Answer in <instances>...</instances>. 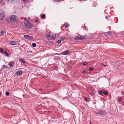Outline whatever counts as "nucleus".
<instances>
[{"label": "nucleus", "instance_id": "4", "mask_svg": "<svg viewBox=\"0 0 124 124\" xmlns=\"http://www.w3.org/2000/svg\"><path fill=\"white\" fill-rule=\"evenodd\" d=\"M17 19V18L16 16L15 15L12 16L10 18V20L11 21H16Z\"/></svg>", "mask_w": 124, "mask_h": 124}, {"label": "nucleus", "instance_id": "8", "mask_svg": "<svg viewBox=\"0 0 124 124\" xmlns=\"http://www.w3.org/2000/svg\"><path fill=\"white\" fill-rule=\"evenodd\" d=\"M14 63V62L13 61H12L10 62L9 63H8V64L9 65L10 67H12L13 66Z\"/></svg>", "mask_w": 124, "mask_h": 124}, {"label": "nucleus", "instance_id": "28", "mask_svg": "<svg viewBox=\"0 0 124 124\" xmlns=\"http://www.w3.org/2000/svg\"><path fill=\"white\" fill-rule=\"evenodd\" d=\"M90 94L91 95H92V96H93L94 95V93L93 92H91Z\"/></svg>", "mask_w": 124, "mask_h": 124}, {"label": "nucleus", "instance_id": "36", "mask_svg": "<svg viewBox=\"0 0 124 124\" xmlns=\"http://www.w3.org/2000/svg\"><path fill=\"white\" fill-rule=\"evenodd\" d=\"M105 18L106 19H107V16H106L105 17Z\"/></svg>", "mask_w": 124, "mask_h": 124}, {"label": "nucleus", "instance_id": "9", "mask_svg": "<svg viewBox=\"0 0 124 124\" xmlns=\"http://www.w3.org/2000/svg\"><path fill=\"white\" fill-rule=\"evenodd\" d=\"M69 52L67 50H65V51L61 53L63 55H66Z\"/></svg>", "mask_w": 124, "mask_h": 124}, {"label": "nucleus", "instance_id": "30", "mask_svg": "<svg viewBox=\"0 0 124 124\" xmlns=\"http://www.w3.org/2000/svg\"><path fill=\"white\" fill-rule=\"evenodd\" d=\"M65 38H64V37H62V38L61 39V41H62L63 40H64V39H65Z\"/></svg>", "mask_w": 124, "mask_h": 124}, {"label": "nucleus", "instance_id": "38", "mask_svg": "<svg viewBox=\"0 0 124 124\" xmlns=\"http://www.w3.org/2000/svg\"><path fill=\"white\" fill-rule=\"evenodd\" d=\"M1 94H0V97H1Z\"/></svg>", "mask_w": 124, "mask_h": 124}, {"label": "nucleus", "instance_id": "31", "mask_svg": "<svg viewBox=\"0 0 124 124\" xmlns=\"http://www.w3.org/2000/svg\"><path fill=\"white\" fill-rule=\"evenodd\" d=\"M86 71L85 70H84L83 71L82 73L83 74H85L86 73Z\"/></svg>", "mask_w": 124, "mask_h": 124}, {"label": "nucleus", "instance_id": "16", "mask_svg": "<svg viewBox=\"0 0 124 124\" xmlns=\"http://www.w3.org/2000/svg\"><path fill=\"white\" fill-rule=\"evenodd\" d=\"M41 18L42 19H45L46 18L45 15L44 14H42L41 16Z\"/></svg>", "mask_w": 124, "mask_h": 124}, {"label": "nucleus", "instance_id": "1", "mask_svg": "<svg viewBox=\"0 0 124 124\" xmlns=\"http://www.w3.org/2000/svg\"><path fill=\"white\" fill-rule=\"evenodd\" d=\"M24 23L25 27L28 28H31L32 26V24L29 22L28 20H27L24 19Z\"/></svg>", "mask_w": 124, "mask_h": 124}, {"label": "nucleus", "instance_id": "21", "mask_svg": "<svg viewBox=\"0 0 124 124\" xmlns=\"http://www.w3.org/2000/svg\"><path fill=\"white\" fill-rule=\"evenodd\" d=\"M0 51L1 52V53L2 54H3V49L1 48H0Z\"/></svg>", "mask_w": 124, "mask_h": 124}, {"label": "nucleus", "instance_id": "20", "mask_svg": "<svg viewBox=\"0 0 124 124\" xmlns=\"http://www.w3.org/2000/svg\"><path fill=\"white\" fill-rule=\"evenodd\" d=\"M103 94H104L105 95H107L108 94V93L106 91H105L103 92Z\"/></svg>", "mask_w": 124, "mask_h": 124}, {"label": "nucleus", "instance_id": "23", "mask_svg": "<svg viewBox=\"0 0 124 124\" xmlns=\"http://www.w3.org/2000/svg\"><path fill=\"white\" fill-rule=\"evenodd\" d=\"M32 46L34 47H35L36 46V44L35 43H33L32 44Z\"/></svg>", "mask_w": 124, "mask_h": 124}, {"label": "nucleus", "instance_id": "37", "mask_svg": "<svg viewBox=\"0 0 124 124\" xmlns=\"http://www.w3.org/2000/svg\"><path fill=\"white\" fill-rule=\"evenodd\" d=\"M57 67L56 66H55V68H57Z\"/></svg>", "mask_w": 124, "mask_h": 124}, {"label": "nucleus", "instance_id": "13", "mask_svg": "<svg viewBox=\"0 0 124 124\" xmlns=\"http://www.w3.org/2000/svg\"><path fill=\"white\" fill-rule=\"evenodd\" d=\"M20 61L21 62H22L23 63H25V60L22 58H20L19 59Z\"/></svg>", "mask_w": 124, "mask_h": 124}, {"label": "nucleus", "instance_id": "35", "mask_svg": "<svg viewBox=\"0 0 124 124\" xmlns=\"http://www.w3.org/2000/svg\"><path fill=\"white\" fill-rule=\"evenodd\" d=\"M27 0H23V1H26Z\"/></svg>", "mask_w": 124, "mask_h": 124}, {"label": "nucleus", "instance_id": "14", "mask_svg": "<svg viewBox=\"0 0 124 124\" xmlns=\"http://www.w3.org/2000/svg\"><path fill=\"white\" fill-rule=\"evenodd\" d=\"M98 93L101 95H102L103 94V92L101 90H99Z\"/></svg>", "mask_w": 124, "mask_h": 124}, {"label": "nucleus", "instance_id": "34", "mask_svg": "<svg viewBox=\"0 0 124 124\" xmlns=\"http://www.w3.org/2000/svg\"><path fill=\"white\" fill-rule=\"evenodd\" d=\"M38 20H35V22H38Z\"/></svg>", "mask_w": 124, "mask_h": 124}, {"label": "nucleus", "instance_id": "27", "mask_svg": "<svg viewBox=\"0 0 124 124\" xmlns=\"http://www.w3.org/2000/svg\"><path fill=\"white\" fill-rule=\"evenodd\" d=\"M61 40H58L57 42L58 43V44H60V43H61Z\"/></svg>", "mask_w": 124, "mask_h": 124}, {"label": "nucleus", "instance_id": "6", "mask_svg": "<svg viewBox=\"0 0 124 124\" xmlns=\"http://www.w3.org/2000/svg\"><path fill=\"white\" fill-rule=\"evenodd\" d=\"M5 32V30H1L0 32V36H3Z\"/></svg>", "mask_w": 124, "mask_h": 124}, {"label": "nucleus", "instance_id": "15", "mask_svg": "<svg viewBox=\"0 0 124 124\" xmlns=\"http://www.w3.org/2000/svg\"><path fill=\"white\" fill-rule=\"evenodd\" d=\"M7 1V2L9 4H11L12 3V2L14 0H6Z\"/></svg>", "mask_w": 124, "mask_h": 124}, {"label": "nucleus", "instance_id": "25", "mask_svg": "<svg viewBox=\"0 0 124 124\" xmlns=\"http://www.w3.org/2000/svg\"><path fill=\"white\" fill-rule=\"evenodd\" d=\"M93 69V67H91L89 69V71H91Z\"/></svg>", "mask_w": 124, "mask_h": 124}, {"label": "nucleus", "instance_id": "3", "mask_svg": "<svg viewBox=\"0 0 124 124\" xmlns=\"http://www.w3.org/2000/svg\"><path fill=\"white\" fill-rule=\"evenodd\" d=\"M4 14L3 10L0 9V20H2L4 18Z\"/></svg>", "mask_w": 124, "mask_h": 124}, {"label": "nucleus", "instance_id": "10", "mask_svg": "<svg viewBox=\"0 0 124 124\" xmlns=\"http://www.w3.org/2000/svg\"><path fill=\"white\" fill-rule=\"evenodd\" d=\"M24 36L25 38L28 39H31V36L28 35H25Z\"/></svg>", "mask_w": 124, "mask_h": 124}, {"label": "nucleus", "instance_id": "11", "mask_svg": "<svg viewBox=\"0 0 124 124\" xmlns=\"http://www.w3.org/2000/svg\"><path fill=\"white\" fill-rule=\"evenodd\" d=\"M10 44L12 45H16V43L15 41H12L10 43Z\"/></svg>", "mask_w": 124, "mask_h": 124}, {"label": "nucleus", "instance_id": "26", "mask_svg": "<svg viewBox=\"0 0 124 124\" xmlns=\"http://www.w3.org/2000/svg\"><path fill=\"white\" fill-rule=\"evenodd\" d=\"M6 95L7 96H8L9 95V93L8 92H7L6 93Z\"/></svg>", "mask_w": 124, "mask_h": 124}, {"label": "nucleus", "instance_id": "2", "mask_svg": "<svg viewBox=\"0 0 124 124\" xmlns=\"http://www.w3.org/2000/svg\"><path fill=\"white\" fill-rule=\"evenodd\" d=\"M97 114H101L106 115L107 114V112H106L105 110H99L96 113Z\"/></svg>", "mask_w": 124, "mask_h": 124}, {"label": "nucleus", "instance_id": "29", "mask_svg": "<svg viewBox=\"0 0 124 124\" xmlns=\"http://www.w3.org/2000/svg\"><path fill=\"white\" fill-rule=\"evenodd\" d=\"M87 62H84L83 63V64L84 65H87Z\"/></svg>", "mask_w": 124, "mask_h": 124}, {"label": "nucleus", "instance_id": "19", "mask_svg": "<svg viewBox=\"0 0 124 124\" xmlns=\"http://www.w3.org/2000/svg\"><path fill=\"white\" fill-rule=\"evenodd\" d=\"M84 99L87 102L89 101V100L88 98H87L85 97V98Z\"/></svg>", "mask_w": 124, "mask_h": 124}, {"label": "nucleus", "instance_id": "32", "mask_svg": "<svg viewBox=\"0 0 124 124\" xmlns=\"http://www.w3.org/2000/svg\"><path fill=\"white\" fill-rule=\"evenodd\" d=\"M85 28H86V27L85 26H84L83 27V29L84 30H85L86 29Z\"/></svg>", "mask_w": 124, "mask_h": 124}, {"label": "nucleus", "instance_id": "5", "mask_svg": "<svg viewBox=\"0 0 124 124\" xmlns=\"http://www.w3.org/2000/svg\"><path fill=\"white\" fill-rule=\"evenodd\" d=\"M46 38L49 40H50L52 39L51 34H49L48 35L46 36Z\"/></svg>", "mask_w": 124, "mask_h": 124}, {"label": "nucleus", "instance_id": "17", "mask_svg": "<svg viewBox=\"0 0 124 124\" xmlns=\"http://www.w3.org/2000/svg\"><path fill=\"white\" fill-rule=\"evenodd\" d=\"M63 25L65 27V28H66L67 27L68 25V24L66 23L65 24H64Z\"/></svg>", "mask_w": 124, "mask_h": 124}, {"label": "nucleus", "instance_id": "22", "mask_svg": "<svg viewBox=\"0 0 124 124\" xmlns=\"http://www.w3.org/2000/svg\"><path fill=\"white\" fill-rule=\"evenodd\" d=\"M122 99L121 97H119L118 99V101H122Z\"/></svg>", "mask_w": 124, "mask_h": 124}, {"label": "nucleus", "instance_id": "7", "mask_svg": "<svg viewBox=\"0 0 124 124\" xmlns=\"http://www.w3.org/2000/svg\"><path fill=\"white\" fill-rule=\"evenodd\" d=\"M85 36H82V35H80V37H78V39L79 40H83L85 39Z\"/></svg>", "mask_w": 124, "mask_h": 124}, {"label": "nucleus", "instance_id": "18", "mask_svg": "<svg viewBox=\"0 0 124 124\" xmlns=\"http://www.w3.org/2000/svg\"><path fill=\"white\" fill-rule=\"evenodd\" d=\"M52 39H53L55 38L56 36L54 34H51Z\"/></svg>", "mask_w": 124, "mask_h": 124}, {"label": "nucleus", "instance_id": "12", "mask_svg": "<svg viewBox=\"0 0 124 124\" xmlns=\"http://www.w3.org/2000/svg\"><path fill=\"white\" fill-rule=\"evenodd\" d=\"M22 73V72L21 70H19L17 72V74L18 75H21Z\"/></svg>", "mask_w": 124, "mask_h": 124}, {"label": "nucleus", "instance_id": "24", "mask_svg": "<svg viewBox=\"0 0 124 124\" xmlns=\"http://www.w3.org/2000/svg\"><path fill=\"white\" fill-rule=\"evenodd\" d=\"M5 53L6 54V56H8V53L7 51H5Z\"/></svg>", "mask_w": 124, "mask_h": 124}, {"label": "nucleus", "instance_id": "33", "mask_svg": "<svg viewBox=\"0 0 124 124\" xmlns=\"http://www.w3.org/2000/svg\"><path fill=\"white\" fill-rule=\"evenodd\" d=\"M3 66L4 67L6 68H7V66H6L5 65H3Z\"/></svg>", "mask_w": 124, "mask_h": 124}]
</instances>
